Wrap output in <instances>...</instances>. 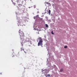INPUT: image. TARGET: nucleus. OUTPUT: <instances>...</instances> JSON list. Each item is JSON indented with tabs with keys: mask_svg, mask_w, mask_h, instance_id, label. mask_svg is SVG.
Wrapping results in <instances>:
<instances>
[{
	"mask_svg": "<svg viewBox=\"0 0 77 77\" xmlns=\"http://www.w3.org/2000/svg\"><path fill=\"white\" fill-rule=\"evenodd\" d=\"M19 33L21 39V44L22 47L20 48L21 51H22V50H23L24 51V48H23V45L24 44L25 42H28L29 44H30L31 45L32 41L30 40V39L28 38H26V39H25L24 38V34L23 32L21 31V29L19 30Z\"/></svg>",
	"mask_w": 77,
	"mask_h": 77,
	"instance_id": "1",
	"label": "nucleus"
},
{
	"mask_svg": "<svg viewBox=\"0 0 77 77\" xmlns=\"http://www.w3.org/2000/svg\"><path fill=\"white\" fill-rule=\"evenodd\" d=\"M43 41H42V38H39V41L38 43V46H39V45H42V42Z\"/></svg>",
	"mask_w": 77,
	"mask_h": 77,
	"instance_id": "2",
	"label": "nucleus"
},
{
	"mask_svg": "<svg viewBox=\"0 0 77 77\" xmlns=\"http://www.w3.org/2000/svg\"><path fill=\"white\" fill-rule=\"evenodd\" d=\"M26 1H23L22 2V4L18 5V8L19 9H21V6H22V5H24L26 4Z\"/></svg>",
	"mask_w": 77,
	"mask_h": 77,
	"instance_id": "3",
	"label": "nucleus"
},
{
	"mask_svg": "<svg viewBox=\"0 0 77 77\" xmlns=\"http://www.w3.org/2000/svg\"><path fill=\"white\" fill-rule=\"evenodd\" d=\"M46 3L47 4V5H49L51 6V4H50V3H49L48 2H46Z\"/></svg>",
	"mask_w": 77,
	"mask_h": 77,
	"instance_id": "4",
	"label": "nucleus"
},
{
	"mask_svg": "<svg viewBox=\"0 0 77 77\" xmlns=\"http://www.w3.org/2000/svg\"><path fill=\"white\" fill-rule=\"evenodd\" d=\"M37 17H39V15H38L36 17H34V19H36V18H37Z\"/></svg>",
	"mask_w": 77,
	"mask_h": 77,
	"instance_id": "5",
	"label": "nucleus"
},
{
	"mask_svg": "<svg viewBox=\"0 0 77 77\" xmlns=\"http://www.w3.org/2000/svg\"><path fill=\"white\" fill-rule=\"evenodd\" d=\"M13 1H14V2H18V0H13Z\"/></svg>",
	"mask_w": 77,
	"mask_h": 77,
	"instance_id": "6",
	"label": "nucleus"
},
{
	"mask_svg": "<svg viewBox=\"0 0 77 77\" xmlns=\"http://www.w3.org/2000/svg\"><path fill=\"white\" fill-rule=\"evenodd\" d=\"M45 26L46 27H48V26L47 24H45Z\"/></svg>",
	"mask_w": 77,
	"mask_h": 77,
	"instance_id": "7",
	"label": "nucleus"
},
{
	"mask_svg": "<svg viewBox=\"0 0 77 77\" xmlns=\"http://www.w3.org/2000/svg\"><path fill=\"white\" fill-rule=\"evenodd\" d=\"M67 47H68L67 46H64V48H67Z\"/></svg>",
	"mask_w": 77,
	"mask_h": 77,
	"instance_id": "8",
	"label": "nucleus"
},
{
	"mask_svg": "<svg viewBox=\"0 0 77 77\" xmlns=\"http://www.w3.org/2000/svg\"><path fill=\"white\" fill-rule=\"evenodd\" d=\"M63 71V69H61L60 70V71L61 72Z\"/></svg>",
	"mask_w": 77,
	"mask_h": 77,
	"instance_id": "9",
	"label": "nucleus"
},
{
	"mask_svg": "<svg viewBox=\"0 0 77 77\" xmlns=\"http://www.w3.org/2000/svg\"><path fill=\"white\" fill-rule=\"evenodd\" d=\"M51 12V11H50V10H49V14H50Z\"/></svg>",
	"mask_w": 77,
	"mask_h": 77,
	"instance_id": "10",
	"label": "nucleus"
},
{
	"mask_svg": "<svg viewBox=\"0 0 77 77\" xmlns=\"http://www.w3.org/2000/svg\"><path fill=\"white\" fill-rule=\"evenodd\" d=\"M51 33L52 35H54V33H53V31H52L51 32Z\"/></svg>",
	"mask_w": 77,
	"mask_h": 77,
	"instance_id": "11",
	"label": "nucleus"
},
{
	"mask_svg": "<svg viewBox=\"0 0 77 77\" xmlns=\"http://www.w3.org/2000/svg\"><path fill=\"white\" fill-rule=\"evenodd\" d=\"M48 77H50V74H48L47 75Z\"/></svg>",
	"mask_w": 77,
	"mask_h": 77,
	"instance_id": "12",
	"label": "nucleus"
},
{
	"mask_svg": "<svg viewBox=\"0 0 77 77\" xmlns=\"http://www.w3.org/2000/svg\"><path fill=\"white\" fill-rule=\"evenodd\" d=\"M15 56H14V55H11V57H14Z\"/></svg>",
	"mask_w": 77,
	"mask_h": 77,
	"instance_id": "13",
	"label": "nucleus"
},
{
	"mask_svg": "<svg viewBox=\"0 0 77 77\" xmlns=\"http://www.w3.org/2000/svg\"><path fill=\"white\" fill-rule=\"evenodd\" d=\"M13 4H14V5H16V4H15V3H13Z\"/></svg>",
	"mask_w": 77,
	"mask_h": 77,
	"instance_id": "14",
	"label": "nucleus"
},
{
	"mask_svg": "<svg viewBox=\"0 0 77 77\" xmlns=\"http://www.w3.org/2000/svg\"><path fill=\"white\" fill-rule=\"evenodd\" d=\"M20 2H22L23 0H19Z\"/></svg>",
	"mask_w": 77,
	"mask_h": 77,
	"instance_id": "15",
	"label": "nucleus"
},
{
	"mask_svg": "<svg viewBox=\"0 0 77 77\" xmlns=\"http://www.w3.org/2000/svg\"><path fill=\"white\" fill-rule=\"evenodd\" d=\"M39 11L37 12V14H39Z\"/></svg>",
	"mask_w": 77,
	"mask_h": 77,
	"instance_id": "16",
	"label": "nucleus"
},
{
	"mask_svg": "<svg viewBox=\"0 0 77 77\" xmlns=\"http://www.w3.org/2000/svg\"><path fill=\"white\" fill-rule=\"evenodd\" d=\"M11 1H12V2L13 3V0H11Z\"/></svg>",
	"mask_w": 77,
	"mask_h": 77,
	"instance_id": "17",
	"label": "nucleus"
},
{
	"mask_svg": "<svg viewBox=\"0 0 77 77\" xmlns=\"http://www.w3.org/2000/svg\"><path fill=\"white\" fill-rule=\"evenodd\" d=\"M24 52L25 53H26V52L25 51H24Z\"/></svg>",
	"mask_w": 77,
	"mask_h": 77,
	"instance_id": "18",
	"label": "nucleus"
},
{
	"mask_svg": "<svg viewBox=\"0 0 77 77\" xmlns=\"http://www.w3.org/2000/svg\"><path fill=\"white\" fill-rule=\"evenodd\" d=\"M42 72L44 71H42Z\"/></svg>",
	"mask_w": 77,
	"mask_h": 77,
	"instance_id": "19",
	"label": "nucleus"
}]
</instances>
